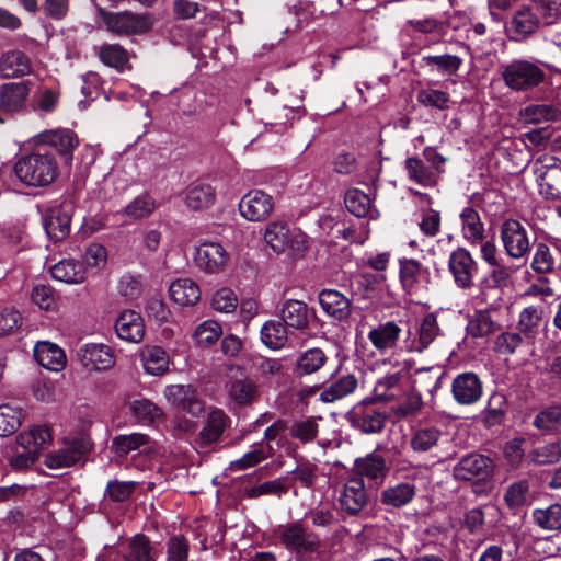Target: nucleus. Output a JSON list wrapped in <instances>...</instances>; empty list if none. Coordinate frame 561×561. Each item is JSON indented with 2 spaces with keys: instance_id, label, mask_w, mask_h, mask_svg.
I'll use <instances>...</instances> for the list:
<instances>
[{
  "instance_id": "f257e3e1",
  "label": "nucleus",
  "mask_w": 561,
  "mask_h": 561,
  "mask_svg": "<svg viewBox=\"0 0 561 561\" xmlns=\"http://www.w3.org/2000/svg\"><path fill=\"white\" fill-rule=\"evenodd\" d=\"M13 170L24 185L45 187L58 178L59 164L51 150L37 145L30 153L16 160Z\"/></svg>"
},
{
  "instance_id": "f03ea898",
  "label": "nucleus",
  "mask_w": 561,
  "mask_h": 561,
  "mask_svg": "<svg viewBox=\"0 0 561 561\" xmlns=\"http://www.w3.org/2000/svg\"><path fill=\"white\" fill-rule=\"evenodd\" d=\"M530 4L520 5L514 13L507 30L511 38L523 41L535 33L540 23L553 24L560 16V0H530Z\"/></svg>"
},
{
  "instance_id": "7ed1b4c3",
  "label": "nucleus",
  "mask_w": 561,
  "mask_h": 561,
  "mask_svg": "<svg viewBox=\"0 0 561 561\" xmlns=\"http://www.w3.org/2000/svg\"><path fill=\"white\" fill-rule=\"evenodd\" d=\"M282 545L296 554V561H305V554L316 552L321 545L320 538L300 522L279 525L275 530Z\"/></svg>"
},
{
  "instance_id": "20e7f679",
  "label": "nucleus",
  "mask_w": 561,
  "mask_h": 561,
  "mask_svg": "<svg viewBox=\"0 0 561 561\" xmlns=\"http://www.w3.org/2000/svg\"><path fill=\"white\" fill-rule=\"evenodd\" d=\"M502 77L511 90L526 91L539 85L545 80V72L535 62L515 59L505 66Z\"/></svg>"
},
{
  "instance_id": "39448f33",
  "label": "nucleus",
  "mask_w": 561,
  "mask_h": 561,
  "mask_svg": "<svg viewBox=\"0 0 561 561\" xmlns=\"http://www.w3.org/2000/svg\"><path fill=\"white\" fill-rule=\"evenodd\" d=\"M102 21L108 32L118 36L146 33L153 26L150 13L103 12Z\"/></svg>"
},
{
  "instance_id": "423d86ee",
  "label": "nucleus",
  "mask_w": 561,
  "mask_h": 561,
  "mask_svg": "<svg viewBox=\"0 0 561 561\" xmlns=\"http://www.w3.org/2000/svg\"><path fill=\"white\" fill-rule=\"evenodd\" d=\"M346 417L352 427L365 434H376L385 427L387 413L375 400H363L347 412Z\"/></svg>"
},
{
  "instance_id": "0eeeda50",
  "label": "nucleus",
  "mask_w": 561,
  "mask_h": 561,
  "mask_svg": "<svg viewBox=\"0 0 561 561\" xmlns=\"http://www.w3.org/2000/svg\"><path fill=\"white\" fill-rule=\"evenodd\" d=\"M368 503V493L364 480L348 476L337 490V504L347 516H357Z\"/></svg>"
},
{
  "instance_id": "6e6552de",
  "label": "nucleus",
  "mask_w": 561,
  "mask_h": 561,
  "mask_svg": "<svg viewBox=\"0 0 561 561\" xmlns=\"http://www.w3.org/2000/svg\"><path fill=\"white\" fill-rule=\"evenodd\" d=\"M230 261V255L224 245L215 241H205L195 248L194 263L205 274L222 273Z\"/></svg>"
},
{
  "instance_id": "1a4fd4ad",
  "label": "nucleus",
  "mask_w": 561,
  "mask_h": 561,
  "mask_svg": "<svg viewBox=\"0 0 561 561\" xmlns=\"http://www.w3.org/2000/svg\"><path fill=\"white\" fill-rule=\"evenodd\" d=\"M163 394L171 407L194 417L202 415L205 411L204 402L192 385H169L164 388Z\"/></svg>"
},
{
  "instance_id": "9d476101",
  "label": "nucleus",
  "mask_w": 561,
  "mask_h": 561,
  "mask_svg": "<svg viewBox=\"0 0 561 561\" xmlns=\"http://www.w3.org/2000/svg\"><path fill=\"white\" fill-rule=\"evenodd\" d=\"M493 461L490 457L478 453H471L460 458L455 465L453 473L455 479L462 481L490 480L493 476Z\"/></svg>"
},
{
  "instance_id": "9b49d317",
  "label": "nucleus",
  "mask_w": 561,
  "mask_h": 561,
  "mask_svg": "<svg viewBox=\"0 0 561 561\" xmlns=\"http://www.w3.org/2000/svg\"><path fill=\"white\" fill-rule=\"evenodd\" d=\"M503 248L512 259H523L530 250L526 228L516 219H506L500 228Z\"/></svg>"
},
{
  "instance_id": "f8f14e48",
  "label": "nucleus",
  "mask_w": 561,
  "mask_h": 561,
  "mask_svg": "<svg viewBox=\"0 0 561 561\" xmlns=\"http://www.w3.org/2000/svg\"><path fill=\"white\" fill-rule=\"evenodd\" d=\"M448 270L456 286L460 289H468L473 285L478 264L467 249L459 247L449 254Z\"/></svg>"
},
{
  "instance_id": "ddd939ff",
  "label": "nucleus",
  "mask_w": 561,
  "mask_h": 561,
  "mask_svg": "<svg viewBox=\"0 0 561 561\" xmlns=\"http://www.w3.org/2000/svg\"><path fill=\"white\" fill-rule=\"evenodd\" d=\"M273 209L274 199L263 190H251L239 202L240 215L249 221L266 220Z\"/></svg>"
},
{
  "instance_id": "4468645a",
  "label": "nucleus",
  "mask_w": 561,
  "mask_h": 561,
  "mask_svg": "<svg viewBox=\"0 0 561 561\" xmlns=\"http://www.w3.org/2000/svg\"><path fill=\"white\" fill-rule=\"evenodd\" d=\"M34 141L48 150L54 148L66 161L72 159V151L79 145L77 135L66 128L44 130L34 137Z\"/></svg>"
},
{
  "instance_id": "2eb2a0df",
  "label": "nucleus",
  "mask_w": 561,
  "mask_h": 561,
  "mask_svg": "<svg viewBox=\"0 0 561 561\" xmlns=\"http://www.w3.org/2000/svg\"><path fill=\"white\" fill-rule=\"evenodd\" d=\"M437 318L433 313L426 314L415 331H408L403 347L410 353H422L439 334Z\"/></svg>"
},
{
  "instance_id": "dca6fc26",
  "label": "nucleus",
  "mask_w": 561,
  "mask_h": 561,
  "mask_svg": "<svg viewBox=\"0 0 561 561\" xmlns=\"http://www.w3.org/2000/svg\"><path fill=\"white\" fill-rule=\"evenodd\" d=\"M482 391V382L474 373L459 374L451 382L453 398L462 405H470L479 401Z\"/></svg>"
},
{
  "instance_id": "f3484780",
  "label": "nucleus",
  "mask_w": 561,
  "mask_h": 561,
  "mask_svg": "<svg viewBox=\"0 0 561 561\" xmlns=\"http://www.w3.org/2000/svg\"><path fill=\"white\" fill-rule=\"evenodd\" d=\"M78 358L89 370H105L115 364L112 348L101 343H89L81 346L78 351Z\"/></svg>"
},
{
  "instance_id": "a211bd4d",
  "label": "nucleus",
  "mask_w": 561,
  "mask_h": 561,
  "mask_svg": "<svg viewBox=\"0 0 561 561\" xmlns=\"http://www.w3.org/2000/svg\"><path fill=\"white\" fill-rule=\"evenodd\" d=\"M400 282L409 295L417 294L430 280V271L414 259L400 260Z\"/></svg>"
},
{
  "instance_id": "6ab92c4d",
  "label": "nucleus",
  "mask_w": 561,
  "mask_h": 561,
  "mask_svg": "<svg viewBox=\"0 0 561 561\" xmlns=\"http://www.w3.org/2000/svg\"><path fill=\"white\" fill-rule=\"evenodd\" d=\"M71 216L69 206L50 207L43 216V226L50 240H64L70 233Z\"/></svg>"
},
{
  "instance_id": "aec40b11",
  "label": "nucleus",
  "mask_w": 561,
  "mask_h": 561,
  "mask_svg": "<svg viewBox=\"0 0 561 561\" xmlns=\"http://www.w3.org/2000/svg\"><path fill=\"white\" fill-rule=\"evenodd\" d=\"M115 331L121 340L130 343L141 342L146 333L141 314L130 309L122 311L115 321Z\"/></svg>"
},
{
  "instance_id": "412c9836",
  "label": "nucleus",
  "mask_w": 561,
  "mask_h": 561,
  "mask_svg": "<svg viewBox=\"0 0 561 561\" xmlns=\"http://www.w3.org/2000/svg\"><path fill=\"white\" fill-rule=\"evenodd\" d=\"M30 85L27 81L4 83L0 87V111L15 113L24 108Z\"/></svg>"
},
{
  "instance_id": "4be33fe9",
  "label": "nucleus",
  "mask_w": 561,
  "mask_h": 561,
  "mask_svg": "<svg viewBox=\"0 0 561 561\" xmlns=\"http://www.w3.org/2000/svg\"><path fill=\"white\" fill-rule=\"evenodd\" d=\"M491 266L490 276L481 283L479 297L484 302L492 300L491 306L494 309L495 304L502 300V288L506 286L510 279V271L500 263Z\"/></svg>"
},
{
  "instance_id": "5701e85b",
  "label": "nucleus",
  "mask_w": 561,
  "mask_h": 561,
  "mask_svg": "<svg viewBox=\"0 0 561 561\" xmlns=\"http://www.w3.org/2000/svg\"><path fill=\"white\" fill-rule=\"evenodd\" d=\"M402 330L394 321L379 323L368 332L371 345L381 354L392 351L399 343Z\"/></svg>"
},
{
  "instance_id": "b1692460",
  "label": "nucleus",
  "mask_w": 561,
  "mask_h": 561,
  "mask_svg": "<svg viewBox=\"0 0 561 561\" xmlns=\"http://www.w3.org/2000/svg\"><path fill=\"white\" fill-rule=\"evenodd\" d=\"M34 357L41 366L51 371H60L67 363L64 350L48 341L36 343L34 346Z\"/></svg>"
},
{
  "instance_id": "393cba45",
  "label": "nucleus",
  "mask_w": 561,
  "mask_h": 561,
  "mask_svg": "<svg viewBox=\"0 0 561 561\" xmlns=\"http://www.w3.org/2000/svg\"><path fill=\"white\" fill-rule=\"evenodd\" d=\"M462 238L470 244L481 243L485 236L484 224L479 213L471 206L465 207L459 214Z\"/></svg>"
},
{
  "instance_id": "a878e982",
  "label": "nucleus",
  "mask_w": 561,
  "mask_h": 561,
  "mask_svg": "<svg viewBox=\"0 0 561 561\" xmlns=\"http://www.w3.org/2000/svg\"><path fill=\"white\" fill-rule=\"evenodd\" d=\"M322 310L336 320H345L351 314V301L335 289H323L319 294Z\"/></svg>"
},
{
  "instance_id": "bb28decb",
  "label": "nucleus",
  "mask_w": 561,
  "mask_h": 561,
  "mask_svg": "<svg viewBox=\"0 0 561 561\" xmlns=\"http://www.w3.org/2000/svg\"><path fill=\"white\" fill-rule=\"evenodd\" d=\"M87 448L81 442H72L62 448L46 456L45 463L48 468L60 469L70 467L81 460Z\"/></svg>"
},
{
  "instance_id": "cd10ccee",
  "label": "nucleus",
  "mask_w": 561,
  "mask_h": 561,
  "mask_svg": "<svg viewBox=\"0 0 561 561\" xmlns=\"http://www.w3.org/2000/svg\"><path fill=\"white\" fill-rule=\"evenodd\" d=\"M497 306L495 304L493 309L490 305V308L474 311L468 321L467 333L474 339H481L499 331L501 325L491 316V311H494Z\"/></svg>"
},
{
  "instance_id": "c85d7f7f",
  "label": "nucleus",
  "mask_w": 561,
  "mask_h": 561,
  "mask_svg": "<svg viewBox=\"0 0 561 561\" xmlns=\"http://www.w3.org/2000/svg\"><path fill=\"white\" fill-rule=\"evenodd\" d=\"M309 308L301 300L288 299L280 309V317L287 327L305 331L309 328Z\"/></svg>"
},
{
  "instance_id": "c756f323",
  "label": "nucleus",
  "mask_w": 561,
  "mask_h": 561,
  "mask_svg": "<svg viewBox=\"0 0 561 561\" xmlns=\"http://www.w3.org/2000/svg\"><path fill=\"white\" fill-rule=\"evenodd\" d=\"M357 386L358 382L354 375L347 374L341 376L323 386L319 400L324 403H333L353 393Z\"/></svg>"
},
{
  "instance_id": "7c9ffc66",
  "label": "nucleus",
  "mask_w": 561,
  "mask_h": 561,
  "mask_svg": "<svg viewBox=\"0 0 561 561\" xmlns=\"http://www.w3.org/2000/svg\"><path fill=\"white\" fill-rule=\"evenodd\" d=\"M351 476L363 477L369 480L383 479L386 476V461L382 456L371 453L354 461Z\"/></svg>"
},
{
  "instance_id": "2f4dec72",
  "label": "nucleus",
  "mask_w": 561,
  "mask_h": 561,
  "mask_svg": "<svg viewBox=\"0 0 561 561\" xmlns=\"http://www.w3.org/2000/svg\"><path fill=\"white\" fill-rule=\"evenodd\" d=\"M170 298L180 306H194L201 298L198 285L191 278H179L169 287Z\"/></svg>"
},
{
  "instance_id": "473e14b6",
  "label": "nucleus",
  "mask_w": 561,
  "mask_h": 561,
  "mask_svg": "<svg viewBox=\"0 0 561 561\" xmlns=\"http://www.w3.org/2000/svg\"><path fill=\"white\" fill-rule=\"evenodd\" d=\"M416 494V486L412 482H399L385 489L380 494V502L386 506L399 508L408 505Z\"/></svg>"
},
{
  "instance_id": "72a5a7b5",
  "label": "nucleus",
  "mask_w": 561,
  "mask_h": 561,
  "mask_svg": "<svg viewBox=\"0 0 561 561\" xmlns=\"http://www.w3.org/2000/svg\"><path fill=\"white\" fill-rule=\"evenodd\" d=\"M31 69V60L23 51H8L0 58V72L5 78H14L28 75Z\"/></svg>"
},
{
  "instance_id": "f704fd0d",
  "label": "nucleus",
  "mask_w": 561,
  "mask_h": 561,
  "mask_svg": "<svg viewBox=\"0 0 561 561\" xmlns=\"http://www.w3.org/2000/svg\"><path fill=\"white\" fill-rule=\"evenodd\" d=\"M145 371L151 376H162L169 370L170 357L161 346H146L141 352Z\"/></svg>"
},
{
  "instance_id": "c9c22d12",
  "label": "nucleus",
  "mask_w": 561,
  "mask_h": 561,
  "mask_svg": "<svg viewBox=\"0 0 561 561\" xmlns=\"http://www.w3.org/2000/svg\"><path fill=\"white\" fill-rule=\"evenodd\" d=\"M329 357L320 347H311L302 352L296 360L295 373L298 376H309L319 371Z\"/></svg>"
},
{
  "instance_id": "e433bc0d",
  "label": "nucleus",
  "mask_w": 561,
  "mask_h": 561,
  "mask_svg": "<svg viewBox=\"0 0 561 561\" xmlns=\"http://www.w3.org/2000/svg\"><path fill=\"white\" fill-rule=\"evenodd\" d=\"M404 375L393 373L378 379L374 387L375 398L378 401L390 402L402 396Z\"/></svg>"
},
{
  "instance_id": "4c0bfd02",
  "label": "nucleus",
  "mask_w": 561,
  "mask_h": 561,
  "mask_svg": "<svg viewBox=\"0 0 561 561\" xmlns=\"http://www.w3.org/2000/svg\"><path fill=\"white\" fill-rule=\"evenodd\" d=\"M51 434L49 428L44 425H36L28 431L20 433L16 437L18 445L23 450H30L38 455L39 450L49 444Z\"/></svg>"
},
{
  "instance_id": "58836bf2",
  "label": "nucleus",
  "mask_w": 561,
  "mask_h": 561,
  "mask_svg": "<svg viewBox=\"0 0 561 561\" xmlns=\"http://www.w3.org/2000/svg\"><path fill=\"white\" fill-rule=\"evenodd\" d=\"M404 168L409 180L422 186H434L438 182V172L426 165L419 157L405 159Z\"/></svg>"
},
{
  "instance_id": "ea45409f",
  "label": "nucleus",
  "mask_w": 561,
  "mask_h": 561,
  "mask_svg": "<svg viewBox=\"0 0 561 561\" xmlns=\"http://www.w3.org/2000/svg\"><path fill=\"white\" fill-rule=\"evenodd\" d=\"M50 273L54 279L68 284H80L87 275L83 264L72 259L59 261L50 268Z\"/></svg>"
},
{
  "instance_id": "a19ab883",
  "label": "nucleus",
  "mask_w": 561,
  "mask_h": 561,
  "mask_svg": "<svg viewBox=\"0 0 561 561\" xmlns=\"http://www.w3.org/2000/svg\"><path fill=\"white\" fill-rule=\"evenodd\" d=\"M112 447L119 456H125L138 449H141L144 453H149L152 449L149 436L142 433L118 435L113 438Z\"/></svg>"
},
{
  "instance_id": "79ce46f5",
  "label": "nucleus",
  "mask_w": 561,
  "mask_h": 561,
  "mask_svg": "<svg viewBox=\"0 0 561 561\" xmlns=\"http://www.w3.org/2000/svg\"><path fill=\"white\" fill-rule=\"evenodd\" d=\"M347 210L356 217L376 218V210L371 207L370 197L359 188H351L344 198Z\"/></svg>"
},
{
  "instance_id": "37998d69",
  "label": "nucleus",
  "mask_w": 561,
  "mask_h": 561,
  "mask_svg": "<svg viewBox=\"0 0 561 561\" xmlns=\"http://www.w3.org/2000/svg\"><path fill=\"white\" fill-rule=\"evenodd\" d=\"M389 403H391V412L399 419H403L414 415L420 411L422 407V398L419 392L409 391L404 387L402 389V396Z\"/></svg>"
},
{
  "instance_id": "c03bdc74",
  "label": "nucleus",
  "mask_w": 561,
  "mask_h": 561,
  "mask_svg": "<svg viewBox=\"0 0 561 561\" xmlns=\"http://www.w3.org/2000/svg\"><path fill=\"white\" fill-rule=\"evenodd\" d=\"M287 339V330L280 321L270 320L261 328V341L270 350L283 348Z\"/></svg>"
},
{
  "instance_id": "a18cd8bd",
  "label": "nucleus",
  "mask_w": 561,
  "mask_h": 561,
  "mask_svg": "<svg viewBox=\"0 0 561 561\" xmlns=\"http://www.w3.org/2000/svg\"><path fill=\"white\" fill-rule=\"evenodd\" d=\"M227 425V415L222 410H213L199 432V438L205 444H213L219 439Z\"/></svg>"
},
{
  "instance_id": "49530a36",
  "label": "nucleus",
  "mask_w": 561,
  "mask_h": 561,
  "mask_svg": "<svg viewBox=\"0 0 561 561\" xmlns=\"http://www.w3.org/2000/svg\"><path fill=\"white\" fill-rule=\"evenodd\" d=\"M271 451L272 448L268 444L264 442L256 443L241 458L231 461L229 468L236 471L247 470L267 459Z\"/></svg>"
},
{
  "instance_id": "de8ad7c7",
  "label": "nucleus",
  "mask_w": 561,
  "mask_h": 561,
  "mask_svg": "<svg viewBox=\"0 0 561 561\" xmlns=\"http://www.w3.org/2000/svg\"><path fill=\"white\" fill-rule=\"evenodd\" d=\"M215 202V190L209 184H195L188 187L185 203L193 210L207 208Z\"/></svg>"
},
{
  "instance_id": "09e8293b",
  "label": "nucleus",
  "mask_w": 561,
  "mask_h": 561,
  "mask_svg": "<svg viewBox=\"0 0 561 561\" xmlns=\"http://www.w3.org/2000/svg\"><path fill=\"white\" fill-rule=\"evenodd\" d=\"M290 231L291 228L287 224L273 221L266 226L264 240L275 253H285Z\"/></svg>"
},
{
  "instance_id": "8fccbe9b",
  "label": "nucleus",
  "mask_w": 561,
  "mask_h": 561,
  "mask_svg": "<svg viewBox=\"0 0 561 561\" xmlns=\"http://www.w3.org/2000/svg\"><path fill=\"white\" fill-rule=\"evenodd\" d=\"M321 417H305L296 420L289 426L291 438L299 440L301 444L312 443L319 432V421Z\"/></svg>"
},
{
  "instance_id": "3c124183",
  "label": "nucleus",
  "mask_w": 561,
  "mask_h": 561,
  "mask_svg": "<svg viewBox=\"0 0 561 561\" xmlns=\"http://www.w3.org/2000/svg\"><path fill=\"white\" fill-rule=\"evenodd\" d=\"M442 437V432L435 426L416 430L410 439V446L415 453H426L434 448Z\"/></svg>"
},
{
  "instance_id": "603ef678",
  "label": "nucleus",
  "mask_w": 561,
  "mask_h": 561,
  "mask_svg": "<svg viewBox=\"0 0 561 561\" xmlns=\"http://www.w3.org/2000/svg\"><path fill=\"white\" fill-rule=\"evenodd\" d=\"M229 397L237 404H250L259 397V389L257 386L249 379L234 380L229 386Z\"/></svg>"
},
{
  "instance_id": "864d4df0",
  "label": "nucleus",
  "mask_w": 561,
  "mask_h": 561,
  "mask_svg": "<svg viewBox=\"0 0 561 561\" xmlns=\"http://www.w3.org/2000/svg\"><path fill=\"white\" fill-rule=\"evenodd\" d=\"M422 62L436 69L442 75H455L462 65V59L456 55H427L422 57Z\"/></svg>"
},
{
  "instance_id": "5fc2aeb1",
  "label": "nucleus",
  "mask_w": 561,
  "mask_h": 561,
  "mask_svg": "<svg viewBox=\"0 0 561 561\" xmlns=\"http://www.w3.org/2000/svg\"><path fill=\"white\" fill-rule=\"evenodd\" d=\"M125 561H156L149 539L138 534L129 542V551L125 554Z\"/></svg>"
},
{
  "instance_id": "6e6d98bb",
  "label": "nucleus",
  "mask_w": 561,
  "mask_h": 561,
  "mask_svg": "<svg viewBox=\"0 0 561 561\" xmlns=\"http://www.w3.org/2000/svg\"><path fill=\"white\" fill-rule=\"evenodd\" d=\"M222 334L221 325L214 320H206L198 324L193 333L196 345L207 347L214 345Z\"/></svg>"
},
{
  "instance_id": "4d7b16f0",
  "label": "nucleus",
  "mask_w": 561,
  "mask_h": 561,
  "mask_svg": "<svg viewBox=\"0 0 561 561\" xmlns=\"http://www.w3.org/2000/svg\"><path fill=\"white\" fill-rule=\"evenodd\" d=\"M22 410L11 404L0 405V436L13 434L21 425Z\"/></svg>"
},
{
  "instance_id": "13d9d810",
  "label": "nucleus",
  "mask_w": 561,
  "mask_h": 561,
  "mask_svg": "<svg viewBox=\"0 0 561 561\" xmlns=\"http://www.w3.org/2000/svg\"><path fill=\"white\" fill-rule=\"evenodd\" d=\"M99 57L104 65L118 70H122L128 61V54L119 44L102 45Z\"/></svg>"
},
{
  "instance_id": "bf43d9fd",
  "label": "nucleus",
  "mask_w": 561,
  "mask_h": 561,
  "mask_svg": "<svg viewBox=\"0 0 561 561\" xmlns=\"http://www.w3.org/2000/svg\"><path fill=\"white\" fill-rule=\"evenodd\" d=\"M133 415L141 424H150L163 415L162 410L148 399H138L131 403Z\"/></svg>"
},
{
  "instance_id": "052dcab7",
  "label": "nucleus",
  "mask_w": 561,
  "mask_h": 561,
  "mask_svg": "<svg viewBox=\"0 0 561 561\" xmlns=\"http://www.w3.org/2000/svg\"><path fill=\"white\" fill-rule=\"evenodd\" d=\"M145 285L141 275L124 274L117 283V291L119 296L127 300L139 298L144 291Z\"/></svg>"
},
{
  "instance_id": "680f3d73",
  "label": "nucleus",
  "mask_w": 561,
  "mask_h": 561,
  "mask_svg": "<svg viewBox=\"0 0 561 561\" xmlns=\"http://www.w3.org/2000/svg\"><path fill=\"white\" fill-rule=\"evenodd\" d=\"M107 250L100 243H90L82 254V264L88 270H102L107 263Z\"/></svg>"
},
{
  "instance_id": "e2e57ef3",
  "label": "nucleus",
  "mask_w": 561,
  "mask_h": 561,
  "mask_svg": "<svg viewBox=\"0 0 561 561\" xmlns=\"http://www.w3.org/2000/svg\"><path fill=\"white\" fill-rule=\"evenodd\" d=\"M156 209L154 201L147 194L139 195L133 199L123 210L124 215L133 220L150 216Z\"/></svg>"
},
{
  "instance_id": "0e129e2a",
  "label": "nucleus",
  "mask_w": 561,
  "mask_h": 561,
  "mask_svg": "<svg viewBox=\"0 0 561 561\" xmlns=\"http://www.w3.org/2000/svg\"><path fill=\"white\" fill-rule=\"evenodd\" d=\"M237 294L228 287L217 289L211 297L210 305L213 309L221 313H231L238 307Z\"/></svg>"
},
{
  "instance_id": "69168bd1",
  "label": "nucleus",
  "mask_w": 561,
  "mask_h": 561,
  "mask_svg": "<svg viewBox=\"0 0 561 561\" xmlns=\"http://www.w3.org/2000/svg\"><path fill=\"white\" fill-rule=\"evenodd\" d=\"M561 425V407L553 405L540 411L535 420L534 426L545 433L558 431Z\"/></svg>"
},
{
  "instance_id": "338daca9",
  "label": "nucleus",
  "mask_w": 561,
  "mask_h": 561,
  "mask_svg": "<svg viewBox=\"0 0 561 561\" xmlns=\"http://www.w3.org/2000/svg\"><path fill=\"white\" fill-rule=\"evenodd\" d=\"M536 523L543 529L561 528V505L552 504L549 507L535 510L533 513Z\"/></svg>"
},
{
  "instance_id": "774afa93",
  "label": "nucleus",
  "mask_w": 561,
  "mask_h": 561,
  "mask_svg": "<svg viewBox=\"0 0 561 561\" xmlns=\"http://www.w3.org/2000/svg\"><path fill=\"white\" fill-rule=\"evenodd\" d=\"M309 247L308 236L298 228H293L288 236L286 252L289 256L302 257Z\"/></svg>"
}]
</instances>
